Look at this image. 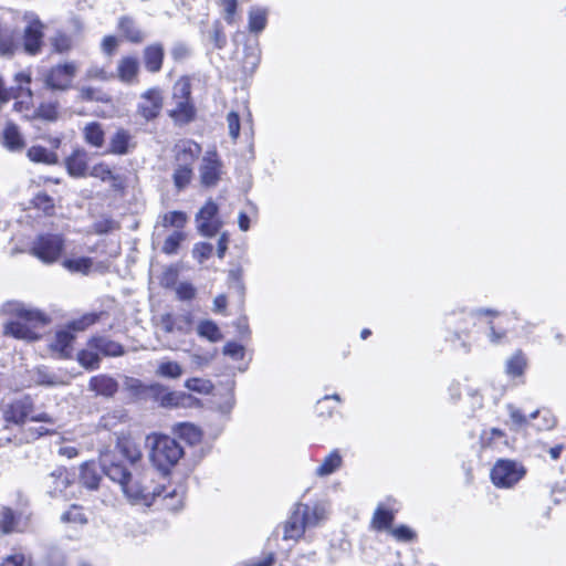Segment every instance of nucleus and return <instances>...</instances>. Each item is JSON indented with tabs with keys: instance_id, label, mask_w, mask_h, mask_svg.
Segmentation results:
<instances>
[{
	"instance_id": "nucleus-2",
	"label": "nucleus",
	"mask_w": 566,
	"mask_h": 566,
	"mask_svg": "<svg viewBox=\"0 0 566 566\" xmlns=\"http://www.w3.org/2000/svg\"><path fill=\"white\" fill-rule=\"evenodd\" d=\"M150 462L160 471H169L184 457L182 447L171 437L150 433L146 437Z\"/></svg>"
},
{
	"instance_id": "nucleus-21",
	"label": "nucleus",
	"mask_w": 566,
	"mask_h": 566,
	"mask_svg": "<svg viewBox=\"0 0 566 566\" xmlns=\"http://www.w3.org/2000/svg\"><path fill=\"white\" fill-rule=\"evenodd\" d=\"M185 495L186 486L184 484L169 488L161 485V496L159 499L163 500L167 510L177 512L184 506Z\"/></svg>"
},
{
	"instance_id": "nucleus-41",
	"label": "nucleus",
	"mask_w": 566,
	"mask_h": 566,
	"mask_svg": "<svg viewBox=\"0 0 566 566\" xmlns=\"http://www.w3.org/2000/svg\"><path fill=\"white\" fill-rule=\"evenodd\" d=\"M526 365V357L521 352H517L507 359L505 365L506 374L511 377H520L524 374Z\"/></svg>"
},
{
	"instance_id": "nucleus-6",
	"label": "nucleus",
	"mask_w": 566,
	"mask_h": 566,
	"mask_svg": "<svg viewBox=\"0 0 566 566\" xmlns=\"http://www.w3.org/2000/svg\"><path fill=\"white\" fill-rule=\"evenodd\" d=\"M97 318L98 316L96 314H86L80 319L71 322L66 329L56 332L50 344L51 349L61 357H69L72 352V344L74 340L72 332L86 329L88 326L93 325Z\"/></svg>"
},
{
	"instance_id": "nucleus-16",
	"label": "nucleus",
	"mask_w": 566,
	"mask_h": 566,
	"mask_svg": "<svg viewBox=\"0 0 566 566\" xmlns=\"http://www.w3.org/2000/svg\"><path fill=\"white\" fill-rule=\"evenodd\" d=\"M217 211V205L209 200L198 212V229L203 235L212 237L218 231L220 224L213 219Z\"/></svg>"
},
{
	"instance_id": "nucleus-9",
	"label": "nucleus",
	"mask_w": 566,
	"mask_h": 566,
	"mask_svg": "<svg viewBox=\"0 0 566 566\" xmlns=\"http://www.w3.org/2000/svg\"><path fill=\"white\" fill-rule=\"evenodd\" d=\"M77 72L75 62H66L51 67L43 75L44 84L53 91H67L72 87L73 80Z\"/></svg>"
},
{
	"instance_id": "nucleus-43",
	"label": "nucleus",
	"mask_w": 566,
	"mask_h": 566,
	"mask_svg": "<svg viewBox=\"0 0 566 566\" xmlns=\"http://www.w3.org/2000/svg\"><path fill=\"white\" fill-rule=\"evenodd\" d=\"M120 453L129 460L132 463H135L142 459V452L139 447L129 439H122L117 444Z\"/></svg>"
},
{
	"instance_id": "nucleus-32",
	"label": "nucleus",
	"mask_w": 566,
	"mask_h": 566,
	"mask_svg": "<svg viewBox=\"0 0 566 566\" xmlns=\"http://www.w3.org/2000/svg\"><path fill=\"white\" fill-rule=\"evenodd\" d=\"M175 107L170 109V117L179 124H186L193 119L195 108L190 99H174Z\"/></svg>"
},
{
	"instance_id": "nucleus-17",
	"label": "nucleus",
	"mask_w": 566,
	"mask_h": 566,
	"mask_svg": "<svg viewBox=\"0 0 566 566\" xmlns=\"http://www.w3.org/2000/svg\"><path fill=\"white\" fill-rule=\"evenodd\" d=\"M201 154L199 144L192 140H180L175 146L176 166L192 167L196 159Z\"/></svg>"
},
{
	"instance_id": "nucleus-19",
	"label": "nucleus",
	"mask_w": 566,
	"mask_h": 566,
	"mask_svg": "<svg viewBox=\"0 0 566 566\" xmlns=\"http://www.w3.org/2000/svg\"><path fill=\"white\" fill-rule=\"evenodd\" d=\"M390 500L387 503H380L371 518V527L377 531L389 530L395 517V513L398 511L395 507L396 502Z\"/></svg>"
},
{
	"instance_id": "nucleus-37",
	"label": "nucleus",
	"mask_w": 566,
	"mask_h": 566,
	"mask_svg": "<svg viewBox=\"0 0 566 566\" xmlns=\"http://www.w3.org/2000/svg\"><path fill=\"white\" fill-rule=\"evenodd\" d=\"M84 139L93 147H102L105 139V133L102 125L97 122H91L83 128Z\"/></svg>"
},
{
	"instance_id": "nucleus-8",
	"label": "nucleus",
	"mask_w": 566,
	"mask_h": 566,
	"mask_svg": "<svg viewBox=\"0 0 566 566\" xmlns=\"http://www.w3.org/2000/svg\"><path fill=\"white\" fill-rule=\"evenodd\" d=\"M22 19L27 23L23 31V49L28 54L36 55L42 49L45 27L32 11L24 12Z\"/></svg>"
},
{
	"instance_id": "nucleus-34",
	"label": "nucleus",
	"mask_w": 566,
	"mask_h": 566,
	"mask_svg": "<svg viewBox=\"0 0 566 566\" xmlns=\"http://www.w3.org/2000/svg\"><path fill=\"white\" fill-rule=\"evenodd\" d=\"M78 364L85 369L93 370L99 367L101 357L95 346H91V339L84 349L77 354Z\"/></svg>"
},
{
	"instance_id": "nucleus-56",
	"label": "nucleus",
	"mask_w": 566,
	"mask_h": 566,
	"mask_svg": "<svg viewBox=\"0 0 566 566\" xmlns=\"http://www.w3.org/2000/svg\"><path fill=\"white\" fill-rule=\"evenodd\" d=\"M90 175L92 177L101 179L102 181H108V180L114 179L112 169L109 168L108 165H106L104 163H99V164H96L95 166H93L90 171Z\"/></svg>"
},
{
	"instance_id": "nucleus-59",
	"label": "nucleus",
	"mask_w": 566,
	"mask_h": 566,
	"mask_svg": "<svg viewBox=\"0 0 566 566\" xmlns=\"http://www.w3.org/2000/svg\"><path fill=\"white\" fill-rule=\"evenodd\" d=\"M235 398L233 392V384L227 389L222 397V401L218 402V410L222 413H230L234 407Z\"/></svg>"
},
{
	"instance_id": "nucleus-13",
	"label": "nucleus",
	"mask_w": 566,
	"mask_h": 566,
	"mask_svg": "<svg viewBox=\"0 0 566 566\" xmlns=\"http://www.w3.org/2000/svg\"><path fill=\"white\" fill-rule=\"evenodd\" d=\"M164 104L163 93L158 87H153L145 91L140 95L137 112L146 120L156 118Z\"/></svg>"
},
{
	"instance_id": "nucleus-47",
	"label": "nucleus",
	"mask_w": 566,
	"mask_h": 566,
	"mask_svg": "<svg viewBox=\"0 0 566 566\" xmlns=\"http://www.w3.org/2000/svg\"><path fill=\"white\" fill-rule=\"evenodd\" d=\"M19 49V43L13 33H1L0 34V55L12 56Z\"/></svg>"
},
{
	"instance_id": "nucleus-36",
	"label": "nucleus",
	"mask_w": 566,
	"mask_h": 566,
	"mask_svg": "<svg viewBox=\"0 0 566 566\" xmlns=\"http://www.w3.org/2000/svg\"><path fill=\"white\" fill-rule=\"evenodd\" d=\"M91 346H95L98 354L104 356H120L124 350L120 344L113 342L106 337H93L91 338Z\"/></svg>"
},
{
	"instance_id": "nucleus-25",
	"label": "nucleus",
	"mask_w": 566,
	"mask_h": 566,
	"mask_svg": "<svg viewBox=\"0 0 566 566\" xmlns=\"http://www.w3.org/2000/svg\"><path fill=\"white\" fill-rule=\"evenodd\" d=\"M117 28L122 36L133 44H139L146 39V33L129 17L119 18Z\"/></svg>"
},
{
	"instance_id": "nucleus-49",
	"label": "nucleus",
	"mask_w": 566,
	"mask_h": 566,
	"mask_svg": "<svg viewBox=\"0 0 566 566\" xmlns=\"http://www.w3.org/2000/svg\"><path fill=\"white\" fill-rule=\"evenodd\" d=\"M185 387L193 392L200 395H208L211 392L213 385L210 380L203 378H190L185 381Z\"/></svg>"
},
{
	"instance_id": "nucleus-10",
	"label": "nucleus",
	"mask_w": 566,
	"mask_h": 566,
	"mask_svg": "<svg viewBox=\"0 0 566 566\" xmlns=\"http://www.w3.org/2000/svg\"><path fill=\"white\" fill-rule=\"evenodd\" d=\"M294 506L307 528L318 527L325 523L328 520L332 510V504L327 500L316 501L312 505L298 502Z\"/></svg>"
},
{
	"instance_id": "nucleus-26",
	"label": "nucleus",
	"mask_w": 566,
	"mask_h": 566,
	"mask_svg": "<svg viewBox=\"0 0 566 566\" xmlns=\"http://www.w3.org/2000/svg\"><path fill=\"white\" fill-rule=\"evenodd\" d=\"M145 67L150 73L160 71L164 61V48L160 43L147 45L143 51Z\"/></svg>"
},
{
	"instance_id": "nucleus-20",
	"label": "nucleus",
	"mask_w": 566,
	"mask_h": 566,
	"mask_svg": "<svg viewBox=\"0 0 566 566\" xmlns=\"http://www.w3.org/2000/svg\"><path fill=\"white\" fill-rule=\"evenodd\" d=\"M134 136L126 129H118L111 137L108 153L114 155H126L135 148Z\"/></svg>"
},
{
	"instance_id": "nucleus-3",
	"label": "nucleus",
	"mask_w": 566,
	"mask_h": 566,
	"mask_svg": "<svg viewBox=\"0 0 566 566\" xmlns=\"http://www.w3.org/2000/svg\"><path fill=\"white\" fill-rule=\"evenodd\" d=\"M124 494L132 505L149 507L161 496V485L144 474L133 478L130 483L125 485Z\"/></svg>"
},
{
	"instance_id": "nucleus-1",
	"label": "nucleus",
	"mask_w": 566,
	"mask_h": 566,
	"mask_svg": "<svg viewBox=\"0 0 566 566\" xmlns=\"http://www.w3.org/2000/svg\"><path fill=\"white\" fill-rule=\"evenodd\" d=\"M3 312L9 316L3 325V334L27 342L39 339L40 329L50 322L39 308L18 301L7 302Z\"/></svg>"
},
{
	"instance_id": "nucleus-11",
	"label": "nucleus",
	"mask_w": 566,
	"mask_h": 566,
	"mask_svg": "<svg viewBox=\"0 0 566 566\" xmlns=\"http://www.w3.org/2000/svg\"><path fill=\"white\" fill-rule=\"evenodd\" d=\"M222 174V161L217 153L207 151L199 167L201 184L206 187H214L221 179Z\"/></svg>"
},
{
	"instance_id": "nucleus-54",
	"label": "nucleus",
	"mask_w": 566,
	"mask_h": 566,
	"mask_svg": "<svg viewBox=\"0 0 566 566\" xmlns=\"http://www.w3.org/2000/svg\"><path fill=\"white\" fill-rule=\"evenodd\" d=\"M190 81L186 77L178 80L172 88V99H190Z\"/></svg>"
},
{
	"instance_id": "nucleus-48",
	"label": "nucleus",
	"mask_w": 566,
	"mask_h": 566,
	"mask_svg": "<svg viewBox=\"0 0 566 566\" xmlns=\"http://www.w3.org/2000/svg\"><path fill=\"white\" fill-rule=\"evenodd\" d=\"M186 222L187 216L181 211H170L163 216V226L165 228H175L177 229L176 231H180V229L185 227Z\"/></svg>"
},
{
	"instance_id": "nucleus-51",
	"label": "nucleus",
	"mask_w": 566,
	"mask_h": 566,
	"mask_svg": "<svg viewBox=\"0 0 566 566\" xmlns=\"http://www.w3.org/2000/svg\"><path fill=\"white\" fill-rule=\"evenodd\" d=\"M192 178V167L177 166L174 172V182L178 189L187 187Z\"/></svg>"
},
{
	"instance_id": "nucleus-50",
	"label": "nucleus",
	"mask_w": 566,
	"mask_h": 566,
	"mask_svg": "<svg viewBox=\"0 0 566 566\" xmlns=\"http://www.w3.org/2000/svg\"><path fill=\"white\" fill-rule=\"evenodd\" d=\"M78 97L82 101L108 102L107 95L102 90L86 85L78 87Z\"/></svg>"
},
{
	"instance_id": "nucleus-33",
	"label": "nucleus",
	"mask_w": 566,
	"mask_h": 566,
	"mask_svg": "<svg viewBox=\"0 0 566 566\" xmlns=\"http://www.w3.org/2000/svg\"><path fill=\"white\" fill-rule=\"evenodd\" d=\"M191 399L192 397L186 392L166 390L157 397L160 406L166 408L186 407Z\"/></svg>"
},
{
	"instance_id": "nucleus-55",
	"label": "nucleus",
	"mask_w": 566,
	"mask_h": 566,
	"mask_svg": "<svg viewBox=\"0 0 566 566\" xmlns=\"http://www.w3.org/2000/svg\"><path fill=\"white\" fill-rule=\"evenodd\" d=\"M35 208L42 210L44 213L49 214L52 212L54 205L51 197L46 193L39 192L32 200Z\"/></svg>"
},
{
	"instance_id": "nucleus-38",
	"label": "nucleus",
	"mask_w": 566,
	"mask_h": 566,
	"mask_svg": "<svg viewBox=\"0 0 566 566\" xmlns=\"http://www.w3.org/2000/svg\"><path fill=\"white\" fill-rule=\"evenodd\" d=\"M268 23V10L261 7H252L249 11V31L262 32Z\"/></svg>"
},
{
	"instance_id": "nucleus-27",
	"label": "nucleus",
	"mask_w": 566,
	"mask_h": 566,
	"mask_svg": "<svg viewBox=\"0 0 566 566\" xmlns=\"http://www.w3.org/2000/svg\"><path fill=\"white\" fill-rule=\"evenodd\" d=\"M2 145L10 151H20L24 148L25 143L18 126L8 123L2 133Z\"/></svg>"
},
{
	"instance_id": "nucleus-57",
	"label": "nucleus",
	"mask_w": 566,
	"mask_h": 566,
	"mask_svg": "<svg viewBox=\"0 0 566 566\" xmlns=\"http://www.w3.org/2000/svg\"><path fill=\"white\" fill-rule=\"evenodd\" d=\"M506 409L514 429L522 428L527 423V418L514 405H507Z\"/></svg>"
},
{
	"instance_id": "nucleus-60",
	"label": "nucleus",
	"mask_w": 566,
	"mask_h": 566,
	"mask_svg": "<svg viewBox=\"0 0 566 566\" xmlns=\"http://www.w3.org/2000/svg\"><path fill=\"white\" fill-rule=\"evenodd\" d=\"M177 297L181 301H189L193 298L196 290L192 284L188 282H180L175 287Z\"/></svg>"
},
{
	"instance_id": "nucleus-14",
	"label": "nucleus",
	"mask_w": 566,
	"mask_h": 566,
	"mask_svg": "<svg viewBox=\"0 0 566 566\" xmlns=\"http://www.w3.org/2000/svg\"><path fill=\"white\" fill-rule=\"evenodd\" d=\"M14 82L17 84V90L14 92V103L13 107L17 112H28L31 109L32 102V91L30 88L31 83V74L29 72L22 71L15 74Z\"/></svg>"
},
{
	"instance_id": "nucleus-24",
	"label": "nucleus",
	"mask_w": 566,
	"mask_h": 566,
	"mask_svg": "<svg viewBox=\"0 0 566 566\" xmlns=\"http://www.w3.org/2000/svg\"><path fill=\"white\" fill-rule=\"evenodd\" d=\"M102 467L104 473L113 481L117 482L123 492L125 491V485L130 483L133 476L127 471V469L120 463H108L107 455H103L101 459Z\"/></svg>"
},
{
	"instance_id": "nucleus-42",
	"label": "nucleus",
	"mask_w": 566,
	"mask_h": 566,
	"mask_svg": "<svg viewBox=\"0 0 566 566\" xmlns=\"http://www.w3.org/2000/svg\"><path fill=\"white\" fill-rule=\"evenodd\" d=\"M28 157L34 163L55 164L57 156L42 146H32L28 150Z\"/></svg>"
},
{
	"instance_id": "nucleus-61",
	"label": "nucleus",
	"mask_w": 566,
	"mask_h": 566,
	"mask_svg": "<svg viewBox=\"0 0 566 566\" xmlns=\"http://www.w3.org/2000/svg\"><path fill=\"white\" fill-rule=\"evenodd\" d=\"M223 354L234 360H241L244 357V347L238 343L230 342L224 345Z\"/></svg>"
},
{
	"instance_id": "nucleus-53",
	"label": "nucleus",
	"mask_w": 566,
	"mask_h": 566,
	"mask_svg": "<svg viewBox=\"0 0 566 566\" xmlns=\"http://www.w3.org/2000/svg\"><path fill=\"white\" fill-rule=\"evenodd\" d=\"M51 44L54 51L64 53L72 49L73 41L70 35L63 32H56L55 35L51 39Z\"/></svg>"
},
{
	"instance_id": "nucleus-22",
	"label": "nucleus",
	"mask_w": 566,
	"mask_h": 566,
	"mask_svg": "<svg viewBox=\"0 0 566 566\" xmlns=\"http://www.w3.org/2000/svg\"><path fill=\"white\" fill-rule=\"evenodd\" d=\"M190 317L188 315L174 316L166 313L159 316L158 325L167 334L175 332L187 333L190 326Z\"/></svg>"
},
{
	"instance_id": "nucleus-52",
	"label": "nucleus",
	"mask_w": 566,
	"mask_h": 566,
	"mask_svg": "<svg viewBox=\"0 0 566 566\" xmlns=\"http://www.w3.org/2000/svg\"><path fill=\"white\" fill-rule=\"evenodd\" d=\"M185 240V233L181 231H175L168 235L163 244V252L166 254H175L181 243Z\"/></svg>"
},
{
	"instance_id": "nucleus-4",
	"label": "nucleus",
	"mask_w": 566,
	"mask_h": 566,
	"mask_svg": "<svg viewBox=\"0 0 566 566\" xmlns=\"http://www.w3.org/2000/svg\"><path fill=\"white\" fill-rule=\"evenodd\" d=\"M3 420L7 423L17 426L23 424L27 420L35 422L55 423V419L46 412H35L29 398L14 400L7 405L2 411Z\"/></svg>"
},
{
	"instance_id": "nucleus-35",
	"label": "nucleus",
	"mask_w": 566,
	"mask_h": 566,
	"mask_svg": "<svg viewBox=\"0 0 566 566\" xmlns=\"http://www.w3.org/2000/svg\"><path fill=\"white\" fill-rule=\"evenodd\" d=\"M31 373V379L36 385L59 386L65 384V381L60 376L43 366L34 368Z\"/></svg>"
},
{
	"instance_id": "nucleus-5",
	"label": "nucleus",
	"mask_w": 566,
	"mask_h": 566,
	"mask_svg": "<svg viewBox=\"0 0 566 566\" xmlns=\"http://www.w3.org/2000/svg\"><path fill=\"white\" fill-rule=\"evenodd\" d=\"M490 475L496 488L511 489L526 475V469L518 461L500 459L494 463Z\"/></svg>"
},
{
	"instance_id": "nucleus-62",
	"label": "nucleus",
	"mask_w": 566,
	"mask_h": 566,
	"mask_svg": "<svg viewBox=\"0 0 566 566\" xmlns=\"http://www.w3.org/2000/svg\"><path fill=\"white\" fill-rule=\"evenodd\" d=\"M227 124L229 129V135L233 140H235L240 135V117L238 113L230 112L227 115Z\"/></svg>"
},
{
	"instance_id": "nucleus-64",
	"label": "nucleus",
	"mask_w": 566,
	"mask_h": 566,
	"mask_svg": "<svg viewBox=\"0 0 566 566\" xmlns=\"http://www.w3.org/2000/svg\"><path fill=\"white\" fill-rule=\"evenodd\" d=\"M213 247L210 243H198L193 248V256L202 263L205 260L209 259L212 253Z\"/></svg>"
},
{
	"instance_id": "nucleus-29",
	"label": "nucleus",
	"mask_w": 566,
	"mask_h": 566,
	"mask_svg": "<svg viewBox=\"0 0 566 566\" xmlns=\"http://www.w3.org/2000/svg\"><path fill=\"white\" fill-rule=\"evenodd\" d=\"M88 386L91 390L95 391L97 395H102L105 397L113 396L118 389L117 381L114 378L106 375H98L92 377Z\"/></svg>"
},
{
	"instance_id": "nucleus-58",
	"label": "nucleus",
	"mask_w": 566,
	"mask_h": 566,
	"mask_svg": "<svg viewBox=\"0 0 566 566\" xmlns=\"http://www.w3.org/2000/svg\"><path fill=\"white\" fill-rule=\"evenodd\" d=\"M85 78L106 82L113 78V74L107 73L104 67L92 65L86 70Z\"/></svg>"
},
{
	"instance_id": "nucleus-46",
	"label": "nucleus",
	"mask_w": 566,
	"mask_h": 566,
	"mask_svg": "<svg viewBox=\"0 0 566 566\" xmlns=\"http://www.w3.org/2000/svg\"><path fill=\"white\" fill-rule=\"evenodd\" d=\"M61 521L75 525H84L87 523V517L83 509L77 505H72L67 511L61 515Z\"/></svg>"
},
{
	"instance_id": "nucleus-45",
	"label": "nucleus",
	"mask_w": 566,
	"mask_h": 566,
	"mask_svg": "<svg viewBox=\"0 0 566 566\" xmlns=\"http://www.w3.org/2000/svg\"><path fill=\"white\" fill-rule=\"evenodd\" d=\"M198 334L201 337H205L213 343L222 339V334H221L219 327L212 321H202L198 325Z\"/></svg>"
},
{
	"instance_id": "nucleus-39",
	"label": "nucleus",
	"mask_w": 566,
	"mask_h": 566,
	"mask_svg": "<svg viewBox=\"0 0 566 566\" xmlns=\"http://www.w3.org/2000/svg\"><path fill=\"white\" fill-rule=\"evenodd\" d=\"M101 475L95 463L85 462L81 467V482L91 490L97 489Z\"/></svg>"
},
{
	"instance_id": "nucleus-31",
	"label": "nucleus",
	"mask_w": 566,
	"mask_h": 566,
	"mask_svg": "<svg viewBox=\"0 0 566 566\" xmlns=\"http://www.w3.org/2000/svg\"><path fill=\"white\" fill-rule=\"evenodd\" d=\"M343 464V458L338 450L329 452L321 462L315 470V475L319 478L328 476L340 469Z\"/></svg>"
},
{
	"instance_id": "nucleus-63",
	"label": "nucleus",
	"mask_w": 566,
	"mask_h": 566,
	"mask_svg": "<svg viewBox=\"0 0 566 566\" xmlns=\"http://www.w3.org/2000/svg\"><path fill=\"white\" fill-rule=\"evenodd\" d=\"M119 45V39L114 35H106L103 38L101 43L102 52L107 55L112 56L115 51L117 50Z\"/></svg>"
},
{
	"instance_id": "nucleus-12",
	"label": "nucleus",
	"mask_w": 566,
	"mask_h": 566,
	"mask_svg": "<svg viewBox=\"0 0 566 566\" xmlns=\"http://www.w3.org/2000/svg\"><path fill=\"white\" fill-rule=\"evenodd\" d=\"M72 484L71 474L65 468H56L43 479V485L51 497H66Z\"/></svg>"
},
{
	"instance_id": "nucleus-28",
	"label": "nucleus",
	"mask_w": 566,
	"mask_h": 566,
	"mask_svg": "<svg viewBox=\"0 0 566 566\" xmlns=\"http://www.w3.org/2000/svg\"><path fill=\"white\" fill-rule=\"evenodd\" d=\"M307 530L305 523H303V518L294 506L291 516L284 524L283 538L284 539H298Z\"/></svg>"
},
{
	"instance_id": "nucleus-15",
	"label": "nucleus",
	"mask_w": 566,
	"mask_h": 566,
	"mask_svg": "<svg viewBox=\"0 0 566 566\" xmlns=\"http://www.w3.org/2000/svg\"><path fill=\"white\" fill-rule=\"evenodd\" d=\"M139 72L140 65L138 59L133 55H125L118 60L116 73L113 77H116L123 84L135 85L138 83Z\"/></svg>"
},
{
	"instance_id": "nucleus-44",
	"label": "nucleus",
	"mask_w": 566,
	"mask_h": 566,
	"mask_svg": "<svg viewBox=\"0 0 566 566\" xmlns=\"http://www.w3.org/2000/svg\"><path fill=\"white\" fill-rule=\"evenodd\" d=\"M156 373L160 377L176 379L182 375V367L177 361L161 360Z\"/></svg>"
},
{
	"instance_id": "nucleus-30",
	"label": "nucleus",
	"mask_w": 566,
	"mask_h": 566,
	"mask_svg": "<svg viewBox=\"0 0 566 566\" xmlns=\"http://www.w3.org/2000/svg\"><path fill=\"white\" fill-rule=\"evenodd\" d=\"M172 432L190 446L200 443L202 439L201 430L197 426L188 422L177 423L174 426Z\"/></svg>"
},
{
	"instance_id": "nucleus-40",
	"label": "nucleus",
	"mask_w": 566,
	"mask_h": 566,
	"mask_svg": "<svg viewBox=\"0 0 566 566\" xmlns=\"http://www.w3.org/2000/svg\"><path fill=\"white\" fill-rule=\"evenodd\" d=\"M64 269L71 273L88 274L93 268V260L91 258H69L62 262Z\"/></svg>"
},
{
	"instance_id": "nucleus-18",
	"label": "nucleus",
	"mask_w": 566,
	"mask_h": 566,
	"mask_svg": "<svg viewBox=\"0 0 566 566\" xmlns=\"http://www.w3.org/2000/svg\"><path fill=\"white\" fill-rule=\"evenodd\" d=\"M28 516L21 511L14 513L10 507H2L0 512V528L3 533L20 532L27 525Z\"/></svg>"
},
{
	"instance_id": "nucleus-7",
	"label": "nucleus",
	"mask_w": 566,
	"mask_h": 566,
	"mask_svg": "<svg viewBox=\"0 0 566 566\" xmlns=\"http://www.w3.org/2000/svg\"><path fill=\"white\" fill-rule=\"evenodd\" d=\"M64 249V240L59 234H41L32 243L30 253L46 264L56 262Z\"/></svg>"
},
{
	"instance_id": "nucleus-23",
	"label": "nucleus",
	"mask_w": 566,
	"mask_h": 566,
	"mask_svg": "<svg viewBox=\"0 0 566 566\" xmlns=\"http://www.w3.org/2000/svg\"><path fill=\"white\" fill-rule=\"evenodd\" d=\"M88 155L84 149H75L66 159L65 166L67 172L75 178L85 177L87 175Z\"/></svg>"
}]
</instances>
